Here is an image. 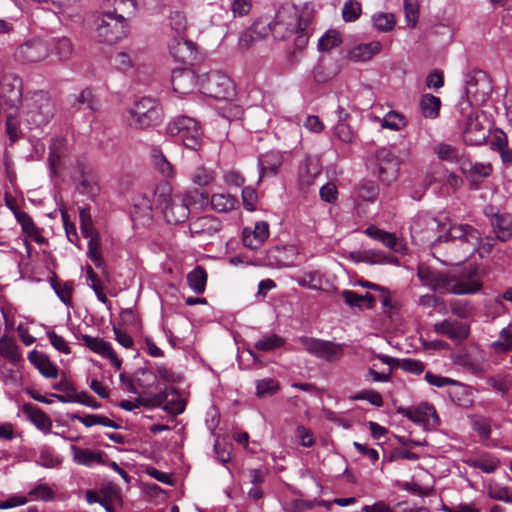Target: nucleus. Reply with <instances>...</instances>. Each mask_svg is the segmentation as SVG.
Wrapping results in <instances>:
<instances>
[{
    "instance_id": "f257e3e1",
    "label": "nucleus",
    "mask_w": 512,
    "mask_h": 512,
    "mask_svg": "<svg viewBox=\"0 0 512 512\" xmlns=\"http://www.w3.org/2000/svg\"><path fill=\"white\" fill-rule=\"evenodd\" d=\"M417 277L423 285L440 294H474L482 287L479 281L470 277L457 276L449 272L432 269L427 265L418 266Z\"/></svg>"
},
{
    "instance_id": "f03ea898",
    "label": "nucleus",
    "mask_w": 512,
    "mask_h": 512,
    "mask_svg": "<svg viewBox=\"0 0 512 512\" xmlns=\"http://www.w3.org/2000/svg\"><path fill=\"white\" fill-rule=\"evenodd\" d=\"M166 133L195 152L203 145V130L199 122L188 116H178L171 120L166 126Z\"/></svg>"
},
{
    "instance_id": "7ed1b4c3",
    "label": "nucleus",
    "mask_w": 512,
    "mask_h": 512,
    "mask_svg": "<svg viewBox=\"0 0 512 512\" xmlns=\"http://www.w3.org/2000/svg\"><path fill=\"white\" fill-rule=\"evenodd\" d=\"M156 208L162 209L163 215L169 224L184 223L190 215V204L193 197L190 193L184 196H170L166 191L155 192Z\"/></svg>"
},
{
    "instance_id": "20e7f679",
    "label": "nucleus",
    "mask_w": 512,
    "mask_h": 512,
    "mask_svg": "<svg viewBox=\"0 0 512 512\" xmlns=\"http://www.w3.org/2000/svg\"><path fill=\"white\" fill-rule=\"evenodd\" d=\"M129 125L135 129L154 127L162 122L163 110L159 101L151 97H142L129 109Z\"/></svg>"
},
{
    "instance_id": "39448f33",
    "label": "nucleus",
    "mask_w": 512,
    "mask_h": 512,
    "mask_svg": "<svg viewBox=\"0 0 512 512\" xmlns=\"http://www.w3.org/2000/svg\"><path fill=\"white\" fill-rule=\"evenodd\" d=\"M95 24L96 38L102 43L114 44L127 34V18L121 15L119 18L113 17L109 11H101Z\"/></svg>"
},
{
    "instance_id": "423d86ee",
    "label": "nucleus",
    "mask_w": 512,
    "mask_h": 512,
    "mask_svg": "<svg viewBox=\"0 0 512 512\" xmlns=\"http://www.w3.org/2000/svg\"><path fill=\"white\" fill-rule=\"evenodd\" d=\"M459 241L465 254H473L481 244V233L469 224L453 225L443 235L438 236L434 244Z\"/></svg>"
},
{
    "instance_id": "0eeeda50",
    "label": "nucleus",
    "mask_w": 512,
    "mask_h": 512,
    "mask_svg": "<svg viewBox=\"0 0 512 512\" xmlns=\"http://www.w3.org/2000/svg\"><path fill=\"white\" fill-rule=\"evenodd\" d=\"M299 342L309 354L329 363L339 361L343 357L346 347L345 343H335L309 336H301Z\"/></svg>"
},
{
    "instance_id": "6e6552de",
    "label": "nucleus",
    "mask_w": 512,
    "mask_h": 512,
    "mask_svg": "<svg viewBox=\"0 0 512 512\" xmlns=\"http://www.w3.org/2000/svg\"><path fill=\"white\" fill-rule=\"evenodd\" d=\"M302 18L293 7H280L272 20V35L275 39L285 40L302 27Z\"/></svg>"
},
{
    "instance_id": "1a4fd4ad",
    "label": "nucleus",
    "mask_w": 512,
    "mask_h": 512,
    "mask_svg": "<svg viewBox=\"0 0 512 512\" xmlns=\"http://www.w3.org/2000/svg\"><path fill=\"white\" fill-rule=\"evenodd\" d=\"M398 414H402L416 424H422L424 428H435L440 424V418L434 406L428 402L421 403L418 406L403 407L396 409Z\"/></svg>"
},
{
    "instance_id": "9d476101",
    "label": "nucleus",
    "mask_w": 512,
    "mask_h": 512,
    "mask_svg": "<svg viewBox=\"0 0 512 512\" xmlns=\"http://www.w3.org/2000/svg\"><path fill=\"white\" fill-rule=\"evenodd\" d=\"M378 162V176L381 182L387 186L398 178L400 172V158L388 148H381L376 152Z\"/></svg>"
},
{
    "instance_id": "9b49d317",
    "label": "nucleus",
    "mask_w": 512,
    "mask_h": 512,
    "mask_svg": "<svg viewBox=\"0 0 512 512\" xmlns=\"http://www.w3.org/2000/svg\"><path fill=\"white\" fill-rule=\"evenodd\" d=\"M203 87L206 93L216 100L229 99L234 95L232 81L220 71L208 73Z\"/></svg>"
},
{
    "instance_id": "f8f14e48",
    "label": "nucleus",
    "mask_w": 512,
    "mask_h": 512,
    "mask_svg": "<svg viewBox=\"0 0 512 512\" xmlns=\"http://www.w3.org/2000/svg\"><path fill=\"white\" fill-rule=\"evenodd\" d=\"M49 55L47 42L41 39H30L21 44L15 51L14 56L21 62H40Z\"/></svg>"
},
{
    "instance_id": "ddd939ff",
    "label": "nucleus",
    "mask_w": 512,
    "mask_h": 512,
    "mask_svg": "<svg viewBox=\"0 0 512 512\" xmlns=\"http://www.w3.org/2000/svg\"><path fill=\"white\" fill-rule=\"evenodd\" d=\"M433 331L442 336H446L452 341L462 342L470 334V326L467 323L447 318L433 325Z\"/></svg>"
},
{
    "instance_id": "4468645a",
    "label": "nucleus",
    "mask_w": 512,
    "mask_h": 512,
    "mask_svg": "<svg viewBox=\"0 0 512 512\" xmlns=\"http://www.w3.org/2000/svg\"><path fill=\"white\" fill-rule=\"evenodd\" d=\"M463 138L466 144L472 146H480L487 139V132L479 121L477 113L471 110L465 115Z\"/></svg>"
},
{
    "instance_id": "2eb2a0df",
    "label": "nucleus",
    "mask_w": 512,
    "mask_h": 512,
    "mask_svg": "<svg viewBox=\"0 0 512 512\" xmlns=\"http://www.w3.org/2000/svg\"><path fill=\"white\" fill-rule=\"evenodd\" d=\"M466 95L485 98L492 91V84L489 75L482 70H476L466 76Z\"/></svg>"
},
{
    "instance_id": "dca6fc26",
    "label": "nucleus",
    "mask_w": 512,
    "mask_h": 512,
    "mask_svg": "<svg viewBox=\"0 0 512 512\" xmlns=\"http://www.w3.org/2000/svg\"><path fill=\"white\" fill-rule=\"evenodd\" d=\"M169 51L172 57L183 64L192 65L197 59L195 44L182 37H174L169 42Z\"/></svg>"
},
{
    "instance_id": "f3484780",
    "label": "nucleus",
    "mask_w": 512,
    "mask_h": 512,
    "mask_svg": "<svg viewBox=\"0 0 512 512\" xmlns=\"http://www.w3.org/2000/svg\"><path fill=\"white\" fill-rule=\"evenodd\" d=\"M49 54L55 56L58 61L66 62L73 56L76 46L73 39L66 35L51 37L47 42Z\"/></svg>"
},
{
    "instance_id": "a211bd4d",
    "label": "nucleus",
    "mask_w": 512,
    "mask_h": 512,
    "mask_svg": "<svg viewBox=\"0 0 512 512\" xmlns=\"http://www.w3.org/2000/svg\"><path fill=\"white\" fill-rule=\"evenodd\" d=\"M171 83L176 93L185 95L194 91L197 85V77L190 68H178L172 71Z\"/></svg>"
},
{
    "instance_id": "6ab92c4d",
    "label": "nucleus",
    "mask_w": 512,
    "mask_h": 512,
    "mask_svg": "<svg viewBox=\"0 0 512 512\" xmlns=\"http://www.w3.org/2000/svg\"><path fill=\"white\" fill-rule=\"evenodd\" d=\"M460 169L470 184L476 188L484 181V179L488 178L493 171V167L490 163H473L471 161L460 162Z\"/></svg>"
},
{
    "instance_id": "aec40b11",
    "label": "nucleus",
    "mask_w": 512,
    "mask_h": 512,
    "mask_svg": "<svg viewBox=\"0 0 512 512\" xmlns=\"http://www.w3.org/2000/svg\"><path fill=\"white\" fill-rule=\"evenodd\" d=\"M167 394V391H160L159 393L144 392L135 399V402L122 400L119 403V407L126 411H133L140 406L146 408L160 407L167 399Z\"/></svg>"
},
{
    "instance_id": "412c9836",
    "label": "nucleus",
    "mask_w": 512,
    "mask_h": 512,
    "mask_svg": "<svg viewBox=\"0 0 512 512\" xmlns=\"http://www.w3.org/2000/svg\"><path fill=\"white\" fill-rule=\"evenodd\" d=\"M269 237V224L260 221L255 224L253 230L244 228L242 232V243L251 250H257Z\"/></svg>"
},
{
    "instance_id": "4be33fe9",
    "label": "nucleus",
    "mask_w": 512,
    "mask_h": 512,
    "mask_svg": "<svg viewBox=\"0 0 512 512\" xmlns=\"http://www.w3.org/2000/svg\"><path fill=\"white\" fill-rule=\"evenodd\" d=\"M222 229L221 221L212 215L198 217L189 224V232L194 236H213Z\"/></svg>"
},
{
    "instance_id": "5701e85b",
    "label": "nucleus",
    "mask_w": 512,
    "mask_h": 512,
    "mask_svg": "<svg viewBox=\"0 0 512 512\" xmlns=\"http://www.w3.org/2000/svg\"><path fill=\"white\" fill-rule=\"evenodd\" d=\"M34 108L31 113L37 126L46 125L54 115V105L46 94L38 95V98L34 101Z\"/></svg>"
},
{
    "instance_id": "b1692460",
    "label": "nucleus",
    "mask_w": 512,
    "mask_h": 512,
    "mask_svg": "<svg viewBox=\"0 0 512 512\" xmlns=\"http://www.w3.org/2000/svg\"><path fill=\"white\" fill-rule=\"evenodd\" d=\"M70 450L73 454V460L80 465L84 466H93L95 463L100 465H106L107 461L105 457H107L106 453L103 451L94 452L90 449H82L77 447L76 445H71Z\"/></svg>"
},
{
    "instance_id": "393cba45",
    "label": "nucleus",
    "mask_w": 512,
    "mask_h": 512,
    "mask_svg": "<svg viewBox=\"0 0 512 512\" xmlns=\"http://www.w3.org/2000/svg\"><path fill=\"white\" fill-rule=\"evenodd\" d=\"M341 71V65L333 63L329 57L322 56L313 70L314 80L325 83L335 77Z\"/></svg>"
},
{
    "instance_id": "a878e982",
    "label": "nucleus",
    "mask_w": 512,
    "mask_h": 512,
    "mask_svg": "<svg viewBox=\"0 0 512 512\" xmlns=\"http://www.w3.org/2000/svg\"><path fill=\"white\" fill-rule=\"evenodd\" d=\"M28 360L44 377L57 378L58 368L50 361L46 354L33 350L29 352Z\"/></svg>"
},
{
    "instance_id": "bb28decb",
    "label": "nucleus",
    "mask_w": 512,
    "mask_h": 512,
    "mask_svg": "<svg viewBox=\"0 0 512 512\" xmlns=\"http://www.w3.org/2000/svg\"><path fill=\"white\" fill-rule=\"evenodd\" d=\"M491 225L499 241L507 242L512 237V217L509 214H492Z\"/></svg>"
},
{
    "instance_id": "cd10ccee",
    "label": "nucleus",
    "mask_w": 512,
    "mask_h": 512,
    "mask_svg": "<svg viewBox=\"0 0 512 512\" xmlns=\"http://www.w3.org/2000/svg\"><path fill=\"white\" fill-rule=\"evenodd\" d=\"M81 180L77 185V191L93 199L99 192V187L94 174L88 171L83 163H78Z\"/></svg>"
},
{
    "instance_id": "c85d7f7f",
    "label": "nucleus",
    "mask_w": 512,
    "mask_h": 512,
    "mask_svg": "<svg viewBox=\"0 0 512 512\" xmlns=\"http://www.w3.org/2000/svg\"><path fill=\"white\" fill-rule=\"evenodd\" d=\"M66 154L65 141L63 139H53L49 146L48 166L51 177H58V166L61 164Z\"/></svg>"
},
{
    "instance_id": "c756f323",
    "label": "nucleus",
    "mask_w": 512,
    "mask_h": 512,
    "mask_svg": "<svg viewBox=\"0 0 512 512\" xmlns=\"http://www.w3.org/2000/svg\"><path fill=\"white\" fill-rule=\"evenodd\" d=\"M258 165L260 169V181L262 177L266 175L274 176L277 174L279 167L282 165V156L279 152L270 151L259 157Z\"/></svg>"
},
{
    "instance_id": "7c9ffc66",
    "label": "nucleus",
    "mask_w": 512,
    "mask_h": 512,
    "mask_svg": "<svg viewBox=\"0 0 512 512\" xmlns=\"http://www.w3.org/2000/svg\"><path fill=\"white\" fill-rule=\"evenodd\" d=\"M381 48L382 45L378 41L360 44L349 50L348 57L356 62H365L370 60L375 54L379 53Z\"/></svg>"
},
{
    "instance_id": "2f4dec72",
    "label": "nucleus",
    "mask_w": 512,
    "mask_h": 512,
    "mask_svg": "<svg viewBox=\"0 0 512 512\" xmlns=\"http://www.w3.org/2000/svg\"><path fill=\"white\" fill-rule=\"evenodd\" d=\"M135 10V0H105L102 6V11H109L113 17L117 18H119V15L126 17L125 14H133Z\"/></svg>"
},
{
    "instance_id": "473e14b6",
    "label": "nucleus",
    "mask_w": 512,
    "mask_h": 512,
    "mask_svg": "<svg viewBox=\"0 0 512 512\" xmlns=\"http://www.w3.org/2000/svg\"><path fill=\"white\" fill-rule=\"evenodd\" d=\"M162 391H167V399L163 402V410L169 415H179L185 410V400L181 397L179 391L175 388H164Z\"/></svg>"
},
{
    "instance_id": "72a5a7b5",
    "label": "nucleus",
    "mask_w": 512,
    "mask_h": 512,
    "mask_svg": "<svg viewBox=\"0 0 512 512\" xmlns=\"http://www.w3.org/2000/svg\"><path fill=\"white\" fill-rule=\"evenodd\" d=\"M24 409L27 412L30 421L39 430L45 433L50 432L52 421L44 411L34 405H25Z\"/></svg>"
},
{
    "instance_id": "f704fd0d",
    "label": "nucleus",
    "mask_w": 512,
    "mask_h": 512,
    "mask_svg": "<svg viewBox=\"0 0 512 512\" xmlns=\"http://www.w3.org/2000/svg\"><path fill=\"white\" fill-rule=\"evenodd\" d=\"M285 342L283 337L275 333H266L254 343L253 347L258 351L273 352L284 346Z\"/></svg>"
},
{
    "instance_id": "c9c22d12",
    "label": "nucleus",
    "mask_w": 512,
    "mask_h": 512,
    "mask_svg": "<svg viewBox=\"0 0 512 512\" xmlns=\"http://www.w3.org/2000/svg\"><path fill=\"white\" fill-rule=\"evenodd\" d=\"M53 389L60 391L61 394H51V396L62 403H75V399L78 398L76 388L66 378L55 383Z\"/></svg>"
},
{
    "instance_id": "e433bc0d",
    "label": "nucleus",
    "mask_w": 512,
    "mask_h": 512,
    "mask_svg": "<svg viewBox=\"0 0 512 512\" xmlns=\"http://www.w3.org/2000/svg\"><path fill=\"white\" fill-rule=\"evenodd\" d=\"M465 463L472 468L479 469L484 473H493L500 465V461L490 455H484L480 458H469Z\"/></svg>"
},
{
    "instance_id": "4c0bfd02",
    "label": "nucleus",
    "mask_w": 512,
    "mask_h": 512,
    "mask_svg": "<svg viewBox=\"0 0 512 512\" xmlns=\"http://www.w3.org/2000/svg\"><path fill=\"white\" fill-rule=\"evenodd\" d=\"M189 287L196 293L202 294L205 291L207 283V273L202 266H196L187 275Z\"/></svg>"
},
{
    "instance_id": "58836bf2",
    "label": "nucleus",
    "mask_w": 512,
    "mask_h": 512,
    "mask_svg": "<svg viewBox=\"0 0 512 512\" xmlns=\"http://www.w3.org/2000/svg\"><path fill=\"white\" fill-rule=\"evenodd\" d=\"M237 199L230 194H213L211 196V208L218 213H227L235 208Z\"/></svg>"
},
{
    "instance_id": "ea45409f",
    "label": "nucleus",
    "mask_w": 512,
    "mask_h": 512,
    "mask_svg": "<svg viewBox=\"0 0 512 512\" xmlns=\"http://www.w3.org/2000/svg\"><path fill=\"white\" fill-rule=\"evenodd\" d=\"M420 107L426 118L434 119L439 115L441 100L432 94H425L421 98Z\"/></svg>"
},
{
    "instance_id": "a19ab883",
    "label": "nucleus",
    "mask_w": 512,
    "mask_h": 512,
    "mask_svg": "<svg viewBox=\"0 0 512 512\" xmlns=\"http://www.w3.org/2000/svg\"><path fill=\"white\" fill-rule=\"evenodd\" d=\"M82 340L86 347L101 355L102 357H107L113 351L111 344L101 338L92 337L85 334L82 335Z\"/></svg>"
},
{
    "instance_id": "79ce46f5",
    "label": "nucleus",
    "mask_w": 512,
    "mask_h": 512,
    "mask_svg": "<svg viewBox=\"0 0 512 512\" xmlns=\"http://www.w3.org/2000/svg\"><path fill=\"white\" fill-rule=\"evenodd\" d=\"M359 198L364 201L374 202L379 196V186L372 180H362L356 187Z\"/></svg>"
},
{
    "instance_id": "37998d69",
    "label": "nucleus",
    "mask_w": 512,
    "mask_h": 512,
    "mask_svg": "<svg viewBox=\"0 0 512 512\" xmlns=\"http://www.w3.org/2000/svg\"><path fill=\"white\" fill-rule=\"evenodd\" d=\"M133 214L138 216L152 218L153 202L147 194H137L133 198Z\"/></svg>"
},
{
    "instance_id": "c03bdc74",
    "label": "nucleus",
    "mask_w": 512,
    "mask_h": 512,
    "mask_svg": "<svg viewBox=\"0 0 512 512\" xmlns=\"http://www.w3.org/2000/svg\"><path fill=\"white\" fill-rule=\"evenodd\" d=\"M69 102L72 107H76V104H78L86 105L93 112L98 110V103L90 88L83 89L78 95H70Z\"/></svg>"
},
{
    "instance_id": "a18cd8bd",
    "label": "nucleus",
    "mask_w": 512,
    "mask_h": 512,
    "mask_svg": "<svg viewBox=\"0 0 512 512\" xmlns=\"http://www.w3.org/2000/svg\"><path fill=\"white\" fill-rule=\"evenodd\" d=\"M342 43L341 34L335 29H329L318 40V49L321 52H327L338 47Z\"/></svg>"
},
{
    "instance_id": "49530a36",
    "label": "nucleus",
    "mask_w": 512,
    "mask_h": 512,
    "mask_svg": "<svg viewBox=\"0 0 512 512\" xmlns=\"http://www.w3.org/2000/svg\"><path fill=\"white\" fill-rule=\"evenodd\" d=\"M350 257L356 262H365L371 265L384 264L385 262V253L382 251L365 250L358 253L352 252Z\"/></svg>"
},
{
    "instance_id": "de8ad7c7",
    "label": "nucleus",
    "mask_w": 512,
    "mask_h": 512,
    "mask_svg": "<svg viewBox=\"0 0 512 512\" xmlns=\"http://www.w3.org/2000/svg\"><path fill=\"white\" fill-rule=\"evenodd\" d=\"M492 348L497 353H507L512 350V331L510 326L501 330L498 340L492 343Z\"/></svg>"
},
{
    "instance_id": "09e8293b",
    "label": "nucleus",
    "mask_w": 512,
    "mask_h": 512,
    "mask_svg": "<svg viewBox=\"0 0 512 512\" xmlns=\"http://www.w3.org/2000/svg\"><path fill=\"white\" fill-rule=\"evenodd\" d=\"M79 219L83 237L91 239V237H95V234H98L93 227L90 207H84L80 210Z\"/></svg>"
},
{
    "instance_id": "8fccbe9b",
    "label": "nucleus",
    "mask_w": 512,
    "mask_h": 512,
    "mask_svg": "<svg viewBox=\"0 0 512 512\" xmlns=\"http://www.w3.org/2000/svg\"><path fill=\"white\" fill-rule=\"evenodd\" d=\"M374 27L382 32L391 31L396 23L395 17L391 13H376L372 16Z\"/></svg>"
},
{
    "instance_id": "3c124183",
    "label": "nucleus",
    "mask_w": 512,
    "mask_h": 512,
    "mask_svg": "<svg viewBox=\"0 0 512 512\" xmlns=\"http://www.w3.org/2000/svg\"><path fill=\"white\" fill-rule=\"evenodd\" d=\"M449 306L453 315L466 319L473 313V307L467 300L453 299L449 302Z\"/></svg>"
},
{
    "instance_id": "603ef678",
    "label": "nucleus",
    "mask_w": 512,
    "mask_h": 512,
    "mask_svg": "<svg viewBox=\"0 0 512 512\" xmlns=\"http://www.w3.org/2000/svg\"><path fill=\"white\" fill-rule=\"evenodd\" d=\"M279 389V384L272 378H266L257 381L256 384V395L259 398L274 395Z\"/></svg>"
},
{
    "instance_id": "864d4df0",
    "label": "nucleus",
    "mask_w": 512,
    "mask_h": 512,
    "mask_svg": "<svg viewBox=\"0 0 512 512\" xmlns=\"http://www.w3.org/2000/svg\"><path fill=\"white\" fill-rule=\"evenodd\" d=\"M361 15V4L356 0H348L342 8V17L345 22H354Z\"/></svg>"
},
{
    "instance_id": "5fc2aeb1",
    "label": "nucleus",
    "mask_w": 512,
    "mask_h": 512,
    "mask_svg": "<svg viewBox=\"0 0 512 512\" xmlns=\"http://www.w3.org/2000/svg\"><path fill=\"white\" fill-rule=\"evenodd\" d=\"M406 125L405 118L403 115L390 111L382 119L381 126L391 130L398 131Z\"/></svg>"
},
{
    "instance_id": "6e6d98bb",
    "label": "nucleus",
    "mask_w": 512,
    "mask_h": 512,
    "mask_svg": "<svg viewBox=\"0 0 512 512\" xmlns=\"http://www.w3.org/2000/svg\"><path fill=\"white\" fill-rule=\"evenodd\" d=\"M215 180V173L213 170L205 167H197L192 175L194 184L203 187L207 186Z\"/></svg>"
},
{
    "instance_id": "4d7b16f0",
    "label": "nucleus",
    "mask_w": 512,
    "mask_h": 512,
    "mask_svg": "<svg viewBox=\"0 0 512 512\" xmlns=\"http://www.w3.org/2000/svg\"><path fill=\"white\" fill-rule=\"evenodd\" d=\"M435 151L441 160L452 162V163L453 162H459V163L461 162L457 148H455L449 144L441 143L436 146Z\"/></svg>"
},
{
    "instance_id": "13d9d810",
    "label": "nucleus",
    "mask_w": 512,
    "mask_h": 512,
    "mask_svg": "<svg viewBox=\"0 0 512 512\" xmlns=\"http://www.w3.org/2000/svg\"><path fill=\"white\" fill-rule=\"evenodd\" d=\"M251 29L257 35V39H262L272 33V19L262 16L252 24Z\"/></svg>"
},
{
    "instance_id": "bf43d9fd",
    "label": "nucleus",
    "mask_w": 512,
    "mask_h": 512,
    "mask_svg": "<svg viewBox=\"0 0 512 512\" xmlns=\"http://www.w3.org/2000/svg\"><path fill=\"white\" fill-rule=\"evenodd\" d=\"M419 306L423 308H438L440 313H446V304L444 300L438 298L434 294H425L422 295L418 300Z\"/></svg>"
},
{
    "instance_id": "052dcab7",
    "label": "nucleus",
    "mask_w": 512,
    "mask_h": 512,
    "mask_svg": "<svg viewBox=\"0 0 512 512\" xmlns=\"http://www.w3.org/2000/svg\"><path fill=\"white\" fill-rule=\"evenodd\" d=\"M30 499L51 501L54 499V492L47 484H38L28 492Z\"/></svg>"
},
{
    "instance_id": "680f3d73",
    "label": "nucleus",
    "mask_w": 512,
    "mask_h": 512,
    "mask_svg": "<svg viewBox=\"0 0 512 512\" xmlns=\"http://www.w3.org/2000/svg\"><path fill=\"white\" fill-rule=\"evenodd\" d=\"M334 135L343 143H352L355 138V131L350 123H337L334 127Z\"/></svg>"
},
{
    "instance_id": "e2e57ef3",
    "label": "nucleus",
    "mask_w": 512,
    "mask_h": 512,
    "mask_svg": "<svg viewBox=\"0 0 512 512\" xmlns=\"http://www.w3.org/2000/svg\"><path fill=\"white\" fill-rule=\"evenodd\" d=\"M299 286L310 289H318L320 285V274L317 271L304 273L303 276L296 278Z\"/></svg>"
},
{
    "instance_id": "0e129e2a",
    "label": "nucleus",
    "mask_w": 512,
    "mask_h": 512,
    "mask_svg": "<svg viewBox=\"0 0 512 512\" xmlns=\"http://www.w3.org/2000/svg\"><path fill=\"white\" fill-rule=\"evenodd\" d=\"M399 368L405 372L420 375L424 372L425 366L424 363L420 360L406 358L401 359V362H399Z\"/></svg>"
},
{
    "instance_id": "69168bd1",
    "label": "nucleus",
    "mask_w": 512,
    "mask_h": 512,
    "mask_svg": "<svg viewBox=\"0 0 512 512\" xmlns=\"http://www.w3.org/2000/svg\"><path fill=\"white\" fill-rule=\"evenodd\" d=\"M312 508H314L313 501L299 499L286 502L283 505L284 512H305L306 510H310Z\"/></svg>"
},
{
    "instance_id": "338daca9",
    "label": "nucleus",
    "mask_w": 512,
    "mask_h": 512,
    "mask_svg": "<svg viewBox=\"0 0 512 512\" xmlns=\"http://www.w3.org/2000/svg\"><path fill=\"white\" fill-rule=\"evenodd\" d=\"M295 436L299 440L300 445L303 447H312L315 444V438L313 432L304 427L303 425H298L295 430Z\"/></svg>"
},
{
    "instance_id": "774afa93",
    "label": "nucleus",
    "mask_w": 512,
    "mask_h": 512,
    "mask_svg": "<svg viewBox=\"0 0 512 512\" xmlns=\"http://www.w3.org/2000/svg\"><path fill=\"white\" fill-rule=\"evenodd\" d=\"M258 200L256 190L251 186H246L242 189V202L247 211H255V203Z\"/></svg>"
}]
</instances>
